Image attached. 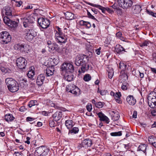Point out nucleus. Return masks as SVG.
Masks as SVG:
<instances>
[{
    "label": "nucleus",
    "instance_id": "72a5a7b5",
    "mask_svg": "<svg viewBox=\"0 0 156 156\" xmlns=\"http://www.w3.org/2000/svg\"><path fill=\"white\" fill-rule=\"evenodd\" d=\"M107 71L108 72V76L109 78H112L114 74V71L113 69L112 68H108L107 69Z\"/></svg>",
    "mask_w": 156,
    "mask_h": 156
},
{
    "label": "nucleus",
    "instance_id": "cd10ccee",
    "mask_svg": "<svg viewBox=\"0 0 156 156\" xmlns=\"http://www.w3.org/2000/svg\"><path fill=\"white\" fill-rule=\"evenodd\" d=\"M72 93L74 94L75 96H78L81 94L80 90L79 88L75 85V88L73 90Z\"/></svg>",
    "mask_w": 156,
    "mask_h": 156
},
{
    "label": "nucleus",
    "instance_id": "9d476101",
    "mask_svg": "<svg viewBox=\"0 0 156 156\" xmlns=\"http://www.w3.org/2000/svg\"><path fill=\"white\" fill-rule=\"evenodd\" d=\"M38 23L40 26L44 29L47 28L50 24L49 20L43 18H39L38 20Z\"/></svg>",
    "mask_w": 156,
    "mask_h": 156
},
{
    "label": "nucleus",
    "instance_id": "a19ab883",
    "mask_svg": "<svg viewBox=\"0 0 156 156\" xmlns=\"http://www.w3.org/2000/svg\"><path fill=\"white\" fill-rule=\"evenodd\" d=\"M110 135L112 136H119L122 135V133L121 131L118 132H112L110 133Z\"/></svg>",
    "mask_w": 156,
    "mask_h": 156
},
{
    "label": "nucleus",
    "instance_id": "5fc2aeb1",
    "mask_svg": "<svg viewBox=\"0 0 156 156\" xmlns=\"http://www.w3.org/2000/svg\"><path fill=\"white\" fill-rule=\"evenodd\" d=\"M119 115L118 114H117L113 116L112 118V119L114 121H117L119 119Z\"/></svg>",
    "mask_w": 156,
    "mask_h": 156
},
{
    "label": "nucleus",
    "instance_id": "c9c22d12",
    "mask_svg": "<svg viewBox=\"0 0 156 156\" xmlns=\"http://www.w3.org/2000/svg\"><path fill=\"white\" fill-rule=\"evenodd\" d=\"M92 6L96 7L99 9L101 10L102 11V12L103 13H105L106 10V8H105L103 6H102L101 5H98L96 4H94Z\"/></svg>",
    "mask_w": 156,
    "mask_h": 156
},
{
    "label": "nucleus",
    "instance_id": "052dcab7",
    "mask_svg": "<svg viewBox=\"0 0 156 156\" xmlns=\"http://www.w3.org/2000/svg\"><path fill=\"white\" fill-rule=\"evenodd\" d=\"M121 94L120 92H116L115 95V98H120Z\"/></svg>",
    "mask_w": 156,
    "mask_h": 156
},
{
    "label": "nucleus",
    "instance_id": "4468645a",
    "mask_svg": "<svg viewBox=\"0 0 156 156\" xmlns=\"http://www.w3.org/2000/svg\"><path fill=\"white\" fill-rule=\"evenodd\" d=\"M5 82L7 85L8 89L11 88L12 85L17 83V82L14 80L10 78H8L5 79Z\"/></svg>",
    "mask_w": 156,
    "mask_h": 156
},
{
    "label": "nucleus",
    "instance_id": "1a4fd4ad",
    "mask_svg": "<svg viewBox=\"0 0 156 156\" xmlns=\"http://www.w3.org/2000/svg\"><path fill=\"white\" fill-rule=\"evenodd\" d=\"M118 2L119 6L123 9H127L133 4V2L131 0H119Z\"/></svg>",
    "mask_w": 156,
    "mask_h": 156
},
{
    "label": "nucleus",
    "instance_id": "f8f14e48",
    "mask_svg": "<svg viewBox=\"0 0 156 156\" xmlns=\"http://www.w3.org/2000/svg\"><path fill=\"white\" fill-rule=\"evenodd\" d=\"M92 144V141L91 139H88L82 141L80 145L78 146L79 148H80L82 147L86 148L90 147Z\"/></svg>",
    "mask_w": 156,
    "mask_h": 156
},
{
    "label": "nucleus",
    "instance_id": "69168bd1",
    "mask_svg": "<svg viewBox=\"0 0 156 156\" xmlns=\"http://www.w3.org/2000/svg\"><path fill=\"white\" fill-rule=\"evenodd\" d=\"M116 36L117 37L119 38H120V39L122 40V38H121V37L122 36V33L120 32H119L116 34Z\"/></svg>",
    "mask_w": 156,
    "mask_h": 156
},
{
    "label": "nucleus",
    "instance_id": "e433bc0d",
    "mask_svg": "<svg viewBox=\"0 0 156 156\" xmlns=\"http://www.w3.org/2000/svg\"><path fill=\"white\" fill-rule=\"evenodd\" d=\"M38 105V102L36 100H31L29 102L28 106L30 108L31 107L34 105Z\"/></svg>",
    "mask_w": 156,
    "mask_h": 156
},
{
    "label": "nucleus",
    "instance_id": "49530a36",
    "mask_svg": "<svg viewBox=\"0 0 156 156\" xmlns=\"http://www.w3.org/2000/svg\"><path fill=\"white\" fill-rule=\"evenodd\" d=\"M146 12L149 15H151L154 17H156V13H154L153 12L147 9L146 10Z\"/></svg>",
    "mask_w": 156,
    "mask_h": 156
},
{
    "label": "nucleus",
    "instance_id": "f3484780",
    "mask_svg": "<svg viewBox=\"0 0 156 156\" xmlns=\"http://www.w3.org/2000/svg\"><path fill=\"white\" fill-rule=\"evenodd\" d=\"M45 79L44 76L43 74H41L37 77L36 80V83L37 84L40 86L42 85Z\"/></svg>",
    "mask_w": 156,
    "mask_h": 156
},
{
    "label": "nucleus",
    "instance_id": "c03bdc74",
    "mask_svg": "<svg viewBox=\"0 0 156 156\" xmlns=\"http://www.w3.org/2000/svg\"><path fill=\"white\" fill-rule=\"evenodd\" d=\"M156 139V137H155L154 136H152L149 137L148 140L150 143L153 145L154 142L155 140Z\"/></svg>",
    "mask_w": 156,
    "mask_h": 156
},
{
    "label": "nucleus",
    "instance_id": "2f4dec72",
    "mask_svg": "<svg viewBox=\"0 0 156 156\" xmlns=\"http://www.w3.org/2000/svg\"><path fill=\"white\" fill-rule=\"evenodd\" d=\"M47 47L48 48V51L50 52L53 51L55 50L57 51L58 49L57 45L54 44L49 45V46H47Z\"/></svg>",
    "mask_w": 156,
    "mask_h": 156
},
{
    "label": "nucleus",
    "instance_id": "393cba45",
    "mask_svg": "<svg viewBox=\"0 0 156 156\" xmlns=\"http://www.w3.org/2000/svg\"><path fill=\"white\" fill-rule=\"evenodd\" d=\"M11 87V88L9 89V90L12 92H15L18 91L19 89L18 84L17 83Z\"/></svg>",
    "mask_w": 156,
    "mask_h": 156
},
{
    "label": "nucleus",
    "instance_id": "bf43d9fd",
    "mask_svg": "<svg viewBox=\"0 0 156 156\" xmlns=\"http://www.w3.org/2000/svg\"><path fill=\"white\" fill-rule=\"evenodd\" d=\"M87 110L89 112H90L92 109V106L91 104H88L87 106Z\"/></svg>",
    "mask_w": 156,
    "mask_h": 156
},
{
    "label": "nucleus",
    "instance_id": "ea45409f",
    "mask_svg": "<svg viewBox=\"0 0 156 156\" xmlns=\"http://www.w3.org/2000/svg\"><path fill=\"white\" fill-rule=\"evenodd\" d=\"M79 131V129L78 127H73L72 129L69 130V134L70 133H78Z\"/></svg>",
    "mask_w": 156,
    "mask_h": 156
},
{
    "label": "nucleus",
    "instance_id": "a878e982",
    "mask_svg": "<svg viewBox=\"0 0 156 156\" xmlns=\"http://www.w3.org/2000/svg\"><path fill=\"white\" fill-rule=\"evenodd\" d=\"M133 12L134 14H136L140 13L141 10V6L138 5H135L133 6Z\"/></svg>",
    "mask_w": 156,
    "mask_h": 156
},
{
    "label": "nucleus",
    "instance_id": "bb28decb",
    "mask_svg": "<svg viewBox=\"0 0 156 156\" xmlns=\"http://www.w3.org/2000/svg\"><path fill=\"white\" fill-rule=\"evenodd\" d=\"M148 104L149 107L151 108H153L155 107L156 105V99H148Z\"/></svg>",
    "mask_w": 156,
    "mask_h": 156
},
{
    "label": "nucleus",
    "instance_id": "0e129e2a",
    "mask_svg": "<svg viewBox=\"0 0 156 156\" xmlns=\"http://www.w3.org/2000/svg\"><path fill=\"white\" fill-rule=\"evenodd\" d=\"M101 48L100 47L96 49L95 50V52L98 55H100L101 53Z\"/></svg>",
    "mask_w": 156,
    "mask_h": 156
},
{
    "label": "nucleus",
    "instance_id": "dca6fc26",
    "mask_svg": "<svg viewBox=\"0 0 156 156\" xmlns=\"http://www.w3.org/2000/svg\"><path fill=\"white\" fill-rule=\"evenodd\" d=\"M126 100L129 104L133 105H134L136 102L135 98L133 95H131L128 96L126 98Z\"/></svg>",
    "mask_w": 156,
    "mask_h": 156
},
{
    "label": "nucleus",
    "instance_id": "680f3d73",
    "mask_svg": "<svg viewBox=\"0 0 156 156\" xmlns=\"http://www.w3.org/2000/svg\"><path fill=\"white\" fill-rule=\"evenodd\" d=\"M49 125L51 127H53L55 126V124L53 121H51L49 122Z\"/></svg>",
    "mask_w": 156,
    "mask_h": 156
},
{
    "label": "nucleus",
    "instance_id": "79ce46f5",
    "mask_svg": "<svg viewBox=\"0 0 156 156\" xmlns=\"http://www.w3.org/2000/svg\"><path fill=\"white\" fill-rule=\"evenodd\" d=\"M91 77L89 74H86L83 77V79L86 82L89 81L91 79Z\"/></svg>",
    "mask_w": 156,
    "mask_h": 156
},
{
    "label": "nucleus",
    "instance_id": "4c0bfd02",
    "mask_svg": "<svg viewBox=\"0 0 156 156\" xmlns=\"http://www.w3.org/2000/svg\"><path fill=\"white\" fill-rule=\"evenodd\" d=\"M8 25L11 27H15L17 26V23L14 21L10 20Z\"/></svg>",
    "mask_w": 156,
    "mask_h": 156
},
{
    "label": "nucleus",
    "instance_id": "8fccbe9b",
    "mask_svg": "<svg viewBox=\"0 0 156 156\" xmlns=\"http://www.w3.org/2000/svg\"><path fill=\"white\" fill-rule=\"evenodd\" d=\"M10 20V19L7 16H4L3 19V22L7 25L9 24Z\"/></svg>",
    "mask_w": 156,
    "mask_h": 156
},
{
    "label": "nucleus",
    "instance_id": "58836bf2",
    "mask_svg": "<svg viewBox=\"0 0 156 156\" xmlns=\"http://www.w3.org/2000/svg\"><path fill=\"white\" fill-rule=\"evenodd\" d=\"M20 85L21 88H25L27 85L26 81L24 80H21L20 83Z\"/></svg>",
    "mask_w": 156,
    "mask_h": 156
},
{
    "label": "nucleus",
    "instance_id": "9b49d317",
    "mask_svg": "<svg viewBox=\"0 0 156 156\" xmlns=\"http://www.w3.org/2000/svg\"><path fill=\"white\" fill-rule=\"evenodd\" d=\"M27 64L26 60L23 57L19 58L16 59V65L20 69H25L26 67Z\"/></svg>",
    "mask_w": 156,
    "mask_h": 156
},
{
    "label": "nucleus",
    "instance_id": "f03ea898",
    "mask_svg": "<svg viewBox=\"0 0 156 156\" xmlns=\"http://www.w3.org/2000/svg\"><path fill=\"white\" fill-rule=\"evenodd\" d=\"M57 30L55 31V37L56 41L59 43H65L67 39L66 35L63 34L61 29L57 27Z\"/></svg>",
    "mask_w": 156,
    "mask_h": 156
},
{
    "label": "nucleus",
    "instance_id": "3c124183",
    "mask_svg": "<svg viewBox=\"0 0 156 156\" xmlns=\"http://www.w3.org/2000/svg\"><path fill=\"white\" fill-rule=\"evenodd\" d=\"M46 104L50 106L54 107L55 105L52 102L49 100H47L46 101Z\"/></svg>",
    "mask_w": 156,
    "mask_h": 156
},
{
    "label": "nucleus",
    "instance_id": "de8ad7c7",
    "mask_svg": "<svg viewBox=\"0 0 156 156\" xmlns=\"http://www.w3.org/2000/svg\"><path fill=\"white\" fill-rule=\"evenodd\" d=\"M104 103L101 102H98L96 104V107L98 108H101L104 105Z\"/></svg>",
    "mask_w": 156,
    "mask_h": 156
},
{
    "label": "nucleus",
    "instance_id": "aec40b11",
    "mask_svg": "<svg viewBox=\"0 0 156 156\" xmlns=\"http://www.w3.org/2000/svg\"><path fill=\"white\" fill-rule=\"evenodd\" d=\"M66 18L68 20H71L74 19L76 18L74 14L72 12H66L65 13Z\"/></svg>",
    "mask_w": 156,
    "mask_h": 156
},
{
    "label": "nucleus",
    "instance_id": "ddd939ff",
    "mask_svg": "<svg viewBox=\"0 0 156 156\" xmlns=\"http://www.w3.org/2000/svg\"><path fill=\"white\" fill-rule=\"evenodd\" d=\"M2 15L3 16L5 15L7 16H11L12 15V11L9 6L5 7L2 10Z\"/></svg>",
    "mask_w": 156,
    "mask_h": 156
},
{
    "label": "nucleus",
    "instance_id": "338daca9",
    "mask_svg": "<svg viewBox=\"0 0 156 156\" xmlns=\"http://www.w3.org/2000/svg\"><path fill=\"white\" fill-rule=\"evenodd\" d=\"M137 112L136 111H135L133 112V114L132 115L133 118L136 119L137 117Z\"/></svg>",
    "mask_w": 156,
    "mask_h": 156
},
{
    "label": "nucleus",
    "instance_id": "13d9d810",
    "mask_svg": "<svg viewBox=\"0 0 156 156\" xmlns=\"http://www.w3.org/2000/svg\"><path fill=\"white\" fill-rule=\"evenodd\" d=\"M14 156H23V154L21 152H15L13 154Z\"/></svg>",
    "mask_w": 156,
    "mask_h": 156
},
{
    "label": "nucleus",
    "instance_id": "6ab92c4d",
    "mask_svg": "<svg viewBox=\"0 0 156 156\" xmlns=\"http://www.w3.org/2000/svg\"><path fill=\"white\" fill-rule=\"evenodd\" d=\"M124 50L123 47L119 44L116 45L115 47V51L119 54L123 53L125 52Z\"/></svg>",
    "mask_w": 156,
    "mask_h": 156
},
{
    "label": "nucleus",
    "instance_id": "20e7f679",
    "mask_svg": "<svg viewBox=\"0 0 156 156\" xmlns=\"http://www.w3.org/2000/svg\"><path fill=\"white\" fill-rule=\"evenodd\" d=\"M14 48L15 49L22 52L28 53L31 49V47L27 44H16L14 45Z\"/></svg>",
    "mask_w": 156,
    "mask_h": 156
},
{
    "label": "nucleus",
    "instance_id": "603ef678",
    "mask_svg": "<svg viewBox=\"0 0 156 156\" xmlns=\"http://www.w3.org/2000/svg\"><path fill=\"white\" fill-rule=\"evenodd\" d=\"M22 9L23 10H28L32 9L33 8L32 6L31 5H28L27 6H22Z\"/></svg>",
    "mask_w": 156,
    "mask_h": 156
},
{
    "label": "nucleus",
    "instance_id": "b1692460",
    "mask_svg": "<svg viewBox=\"0 0 156 156\" xmlns=\"http://www.w3.org/2000/svg\"><path fill=\"white\" fill-rule=\"evenodd\" d=\"M147 145L145 144H141L138 147L137 151H142L144 153L146 154V149Z\"/></svg>",
    "mask_w": 156,
    "mask_h": 156
},
{
    "label": "nucleus",
    "instance_id": "4be33fe9",
    "mask_svg": "<svg viewBox=\"0 0 156 156\" xmlns=\"http://www.w3.org/2000/svg\"><path fill=\"white\" fill-rule=\"evenodd\" d=\"M80 25L85 26L86 28H89L91 26V24L90 22L83 20H80Z\"/></svg>",
    "mask_w": 156,
    "mask_h": 156
},
{
    "label": "nucleus",
    "instance_id": "0eeeda50",
    "mask_svg": "<svg viewBox=\"0 0 156 156\" xmlns=\"http://www.w3.org/2000/svg\"><path fill=\"white\" fill-rule=\"evenodd\" d=\"M36 35V32L32 29H26L24 32L25 38L29 41L32 40Z\"/></svg>",
    "mask_w": 156,
    "mask_h": 156
},
{
    "label": "nucleus",
    "instance_id": "f257e3e1",
    "mask_svg": "<svg viewBox=\"0 0 156 156\" xmlns=\"http://www.w3.org/2000/svg\"><path fill=\"white\" fill-rule=\"evenodd\" d=\"M88 61V58L86 55H79L76 57L75 63L76 65L78 66H82L81 72L84 73L89 68V65H87Z\"/></svg>",
    "mask_w": 156,
    "mask_h": 156
},
{
    "label": "nucleus",
    "instance_id": "39448f33",
    "mask_svg": "<svg viewBox=\"0 0 156 156\" xmlns=\"http://www.w3.org/2000/svg\"><path fill=\"white\" fill-rule=\"evenodd\" d=\"M21 19L22 20L23 26L25 27L29 26L30 23H33L35 20V18L32 15H27L26 17L21 18Z\"/></svg>",
    "mask_w": 156,
    "mask_h": 156
},
{
    "label": "nucleus",
    "instance_id": "5701e85b",
    "mask_svg": "<svg viewBox=\"0 0 156 156\" xmlns=\"http://www.w3.org/2000/svg\"><path fill=\"white\" fill-rule=\"evenodd\" d=\"M64 77L66 80L68 81H71L73 80V77L72 73H67L64 75Z\"/></svg>",
    "mask_w": 156,
    "mask_h": 156
},
{
    "label": "nucleus",
    "instance_id": "4d7b16f0",
    "mask_svg": "<svg viewBox=\"0 0 156 156\" xmlns=\"http://www.w3.org/2000/svg\"><path fill=\"white\" fill-rule=\"evenodd\" d=\"M121 88L123 90H126L127 89V84L126 83H124L122 84L121 87Z\"/></svg>",
    "mask_w": 156,
    "mask_h": 156
},
{
    "label": "nucleus",
    "instance_id": "09e8293b",
    "mask_svg": "<svg viewBox=\"0 0 156 156\" xmlns=\"http://www.w3.org/2000/svg\"><path fill=\"white\" fill-rule=\"evenodd\" d=\"M126 67V66L124 64L123 62H120L119 64V68L121 69L123 71Z\"/></svg>",
    "mask_w": 156,
    "mask_h": 156
},
{
    "label": "nucleus",
    "instance_id": "a211bd4d",
    "mask_svg": "<svg viewBox=\"0 0 156 156\" xmlns=\"http://www.w3.org/2000/svg\"><path fill=\"white\" fill-rule=\"evenodd\" d=\"M62 116V112H57L54 114L52 117L55 121H58L61 118Z\"/></svg>",
    "mask_w": 156,
    "mask_h": 156
},
{
    "label": "nucleus",
    "instance_id": "473e14b6",
    "mask_svg": "<svg viewBox=\"0 0 156 156\" xmlns=\"http://www.w3.org/2000/svg\"><path fill=\"white\" fill-rule=\"evenodd\" d=\"M151 44V43L150 41L148 40H147L140 44V46L142 48H144L145 46H149Z\"/></svg>",
    "mask_w": 156,
    "mask_h": 156
},
{
    "label": "nucleus",
    "instance_id": "f704fd0d",
    "mask_svg": "<svg viewBox=\"0 0 156 156\" xmlns=\"http://www.w3.org/2000/svg\"><path fill=\"white\" fill-rule=\"evenodd\" d=\"M34 71L33 70H30L27 74L28 77L31 80H34Z\"/></svg>",
    "mask_w": 156,
    "mask_h": 156
},
{
    "label": "nucleus",
    "instance_id": "7ed1b4c3",
    "mask_svg": "<svg viewBox=\"0 0 156 156\" xmlns=\"http://www.w3.org/2000/svg\"><path fill=\"white\" fill-rule=\"evenodd\" d=\"M49 151L47 147L42 146L36 148L35 154L37 156H46Z\"/></svg>",
    "mask_w": 156,
    "mask_h": 156
},
{
    "label": "nucleus",
    "instance_id": "2eb2a0df",
    "mask_svg": "<svg viewBox=\"0 0 156 156\" xmlns=\"http://www.w3.org/2000/svg\"><path fill=\"white\" fill-rule=\"evenodd\" d=\"M98 115L101 121H104L106 122L107 124H108L109 122V119L108 118L105 116L104 114L101 112H99L98 114Z\"/></svg>",
    "mask_w": 156,
    "mask_h": 156
},
{
    "label": "nucleus",
    "instance_id": "423d86ee",
    "mask_svg": "<svg viewBox=\"0 0 156 156\" xmlns=\"http://www.w3.org/2000/svg\"><path fill=\"white\" fill-rule=\"evenodd\" d=\"M10 35L7 32L3 31L0 33V40L3 44H7L11 41Z\"/></svg>",
    "mask_w": 156,
    "mask_h": 156
},
{
    "label": "nucleus",
    "instance_id": "37998d69",
    "mask_svg": "<svg viewBox=\"0 0 156 156\" xmlns=\"http://www.w3.org/2000/svg\"><path fill=\"white\" fill-rule=\"evenodd\" d=\"M0 69L2 72L4 73H9L10 71L9 69L5 68L4 67H0Z\"/></svg>",
    "mask_w": 156,
    "mask_h": 156
},
{
    "label": "nucleus",
    "instance_id": "864d4df0",
    "mask_svg": "<svg viewBox=\"0 0 156 156\" xmlns=\"http://www.w3.org/2000/svg\"><path fill=\"white\" fill-rule=\"evenodd\" d=\"M23 3V2L21 0L16 1L15 2V5L17 7H19L22 5Z\"/></svg>",
    "mask_w": 156,
    "mask_h": 156
},
{
    "label": "nucleus",
    "instance_id": "6e6552de",
    "mask_svg": "<svg viewBox=\"0 0 156 156\" xmlns=\"http://www.w3.org/2000/svg\"><path fill=\"white\" fill-rule=\"evenodd\" d=\"M61 69L63 72L72 73L74 68L72 64L70 63L66 62L64 63L61 66Z\"/></svg>",
    "mask_w": 156,
    "mask_h": 156
},
{
    "label": "nucleus",
    "instance_id": "a18cd8bd",
    "mask_svg": "<svg viewBox=\"0 0 156 156\" xmlns=\"http://www.w3.org/2000/svg\"><path fill=\"white\" fill-rule=\"evenodd\" d=\"M98 93H99L100 94L102 95H104L108 93V91L107 90H101L99 89V88H98Z\"/></svg>",
    "mask_w": 156,
    "mask_h": 156
},
{
    "label": "nucleus",
    "instance_id": "c85d7f7f",
    "mask_svg": "<svg viewBox=\"0 0 156 156\" xmlns=\"http://www.w3.org/2000/svg\"><path fill=\"white\" fill-rule=\"evenodd\" d=\"M54 71L53 67H50L47 69L46 70V74L47 76H50L53 75Z\"/></svg>",
    "mask_w": 156,
    "mask_h": 156
},
{
    "label": "nucleus",
    "instance_id": "774afa93",
    "mask_svg": "<svg viewBox=\"0 0 156 156\" xmlns=\"http://www.w3.org/2000/svg\"><path fill=\"white\" fill-rule=\"evenodd\" d=\"M34 119L30 117H28L26 118V120L27 121H33Z\"/></svg>",
    "mask_w": 156,
    "mask_h": 156
},
{
    "label": "nucleus",
    "instance_id": "c756f323",
    "mask_svg": "<svg viewBox=\"0 0 156 156\" xmlns=\"http://www.w3.org/2000/svg\"><path fill=\"white\" fill-rule=\"evenodd\" d=\"M65 125L68 129L71 128L73 126V121L71 120H68L65 122Z\"/></svg>",
    "mask_w": 156,
    "mask_h": 156
},
{
    "label": "nucleus",
    "instance_id": "412c9836",
    "mask_svg": "<svg viewBox=\"0 0 156 156\" xmlns=\"http://www.w3.org/2000/svg\"><path fill=\"white\" fill-rule=\"evenodd\" d=\"M5 119L7 122H9L14 120L15 118L12 115L9 114L5 115Z\"/></svg>",
    "mask_w": 156,
    "mask_h": 156
},
{
    "label": "nucleus",
    "instance_id": "e2e57ef3",
    "mask_svg": "<svg viewBox=\"0 0 156 156\" xmlns=\"http://www.w3.org/2000/svg\"><path fill=\"white\" fill-rule=\"evenodd\" d=\"M123 145L124 146V147L125 148V150H128L131 147V146L129 144H128L126 145L124 144Z\"/></svg>",
    "mask_w": 156,
    "mask_h": 156
},
{
    "label": "nucleus",
    "instance_id": "7c9ffc66",
    "mask_svg": "<svg viewBox=\"0 0 156 156\" xmlns=\"http://www.w3.org/2000/svg\"><path fill=\"white\" fill-rule=\"evenodd\" d=\"M75 85L74 84H72L68 85L66 87V91L68 92L72 93L75 88Z\"/></svg>",
    "mask_w": 156,
    "mask_h": 156
},
{
    "label": "nucleus",
    "instance_id": "6e6d98bb",
    "mask_svg": "<svg viewBox=\"0 0 156 156\" xmlns=\"http://www.w3.org/2000/svg\"><path fill=\"white\" fill-rule=\"evenodd\" d=\"M87 15L88 17L90 18L91 19H92L95 20H97L95 18L94 16L92 15L90 12L88 11H87Z\"/></svg>",
    "mask_w": 156,
    "mask_h": 156
}]
</instances>
